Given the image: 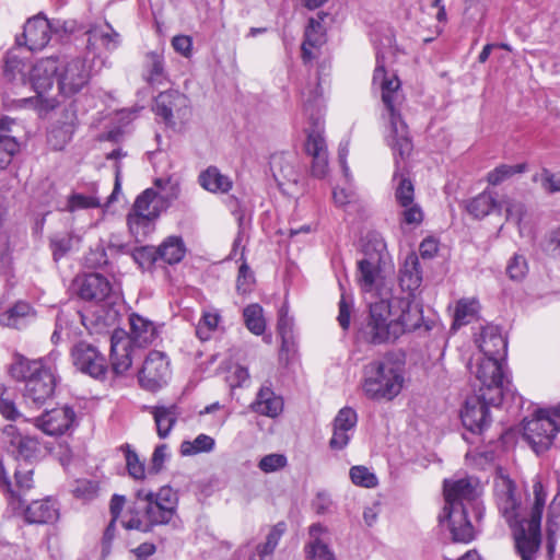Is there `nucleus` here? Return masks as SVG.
I'll use <instances>...</instances> for the list:
<instances>
[{
    "instance_id": "ea45409f",
    "label": "nucleus",
    "mask_w": 560,
    "mask_h": 560,
    "mask_svg": "<svg viewBox=\"0 0 560 560\" xmlns=\"http://www.w3.org/2000/svg\"><path fill=\"white\" fill-rule=\"evenodd\" d=\"M272 175L279 186L285 183L296 182L298 175L292 161L283 155H275L270 162Z\"/></svg>"
},
{
    "instance_id": "7ed1b4c3",
    "label": "nucleus",
    "mask_w": 560,
    "mask_h": 560,
    "mask_svg": "<svg viewBox=\"0 0 560 560\" xmlns=\"http://www.w3.org/2000/svg\"><path fill=\"white\" fill-rule=\"evenodd\" d=\"M419 320V313L410 311L394 317L388 298L380 299L370 305L369 315L361 324L359 332L366 342L382 345L394 341L406 331L418 328Z\"/></svg>"
},
{
    "instance_id": "3c124183",
    "label": "nucleus",
    "mask_w": 560,
    "mask_h": 560,
    "mask_svg": "<svg viewBox=\"0 0 560 560\" xmlns=\"http://www.w3.org/2000/svg\"><path fill=\"white\" fill-rule=\"evenodd\" d=\"M533 182L538 183L548 194L560 192V173H552L547 168H542L533 176Z\"/></svg>"
},
{
    "instance_id": "8fccbe9b",
    "label": "nucleus",
    "mask_w": 560,
    "mask_h": 560,
    "mask_svg": "<svg viewBox=\"0 0 560 560\" xmlns=\"http://www.w3.org/2000/svg\"><path fill=\"white\" fill-rule=\"evenodd\" d=\"M220 322V315L213 311H205L202 317L200 318L197 327L196 334L200 340H208L213 332Z\"/></svg>"
},
{
    "instance_id": "4c0bfd02",
    "label": "nucleus",
    "mask_w": 560,
    "mask_h": 560,
    "mask_svg": "<svg viewBox=\"0 0 560 560\" xmlns=\"http://www.w3.org/2000/svg\"><path fill=\"white\" fill-rule=\"evenodd\" d=\"M33 308L28 303L18 302L0 314V325L10 328H21L28 317H33Z\"/></svg>"
},
{
    "instance_id": "393cba45",
    "label": "nucleus",
    "mask_w": 560,
    "mask_h": 560,
    "mask_svg": "<svg viewBox=\"0 0 560 560\" xmlns=\"http://www.w3.org/2000/svg\"><path fill=\"white\" fill-rule=\"evenodd\" d=\"M481 357H497L503 359L506 353V340L498 326L487 325L482 327L476 338Z\"/></svg>"
},
{
    "instance_id": "bb28decb",
    "label": "nucleus",
    "mask_w": 560,
    "mask_h": 560,
    "mask_svg": "<svg viewBox=\"0 0 560 560\" xmlns=\"http://www.w3.org/2000/svg\"><path fill=\"white\" fill-rule=\"evenodd\" d=\"M26 63L19 56L16 49L7 51L3 59V78L11 89L26 86Z\"/></svg>"
},
{
    "instance_id": "c9c22d12",
    "label": "nucleus",
    "mask_w": 560,
    "mask_h": 560,
    "mask_svg": "<svg viewBox=\"0 0 560 560\" xmlns=\"http://www.w3.org/2000/svg\"><path fill=\"white\" fill-rule=\"evenodd\" d=\"M151 413L154 418L158 435L165 439L171 433L180 412L176 405H171L154 406Z\"/></svg>"
},
{
    "instance_id": "052dcab7",
    "label": "nucleus",
    "mask_w": 560,
    "mask_h": 560,
    "mask_svg": "<svg viewBox=\"0 0 560 560\" xmlns=\"http://www.w3.org/2000/svg\"><path fill=\"white\" fill-rule=\"evenodd\" d=\"M287 463V457L282 454H268L259 460L258 468L265 474H270L284 468Z\"/></svg>"
},
{
    "instance_id": "5701e85b",
    "label": "nucleus",
    "mask_w": 560,
    "mask_h": 560,
    "mask_svg": "<svg viewBox=\"0 0 560 560\" xmlns=\"http://www.w3.org/2000/svg\"><path fill=\"white\" fill-rule=\"evenodd\" d=\"M74 420V411L67 407H59L46 411L36 419V427L48 435L63 434Z\"/></svg>"
},
{
    "instance_id": "6ab92c4d",
    "label": "nucleus",
    "mask_w": 560,
    "mask_h": 560,
    "mask_svg": "<svg viewBox=\"0 0 560 560\" xmlns=\"http://www.w3.org/2000/svg\"><path fill=\"white\" fill-rule=\"evenodd\" d=\"M58 70L59 59L54 57L40 59L33 66L30 82L38 97H45L52 89L55 78H58Z\"/></svg>"
},
{
    "instance_id": "ddd939ff",
    "label": "nucleus",
    "mask_w": 560,
    "mask_h": 560,
    "mask_svg": "<svg viewBox=\"0 0 560 560\" xmlns=\"http://www.w3.org/2000/svg\"><path fill=\"white\" fill-rule=\"evenodd\" d=\"M72 362L75 368L96 380H104L109 369L106 358L93 345L80 341L71 350Z\"/></svg>"
},
{
    "instance_id": "de8ad7c7",
    "label": "nucleus",
    "mask_w": 560,
    "mask_h": 560,
    "mask_svg": "<svg viewBox=\"0 0 560 560\" xmlns=\"http://www.w3.org/2000/svg\"><path fill=\"white\" fill-rule=\"evenodd\" d=\"M526 171V164L506 165L501 164L487 174V182L492 186H498L511 178L515 174Z\"/></svg>"
},
{
    "instance_id": "72a5a7b5",
    "label": "nucleus",
    "mask_w": 560,
    "mask_h": 560,
    "mask_svg": "<svg viewBox=\"0 0 560 560\" xmlns=\"http://www.w3.org/2000/svg\"><path fill=\"white\" fill-rule=\"evenodd\" d=\"M324 43L325 33L320 22L315 19H310L302 44L303 60L305 62L311 61L315 57L313 50L319 48Z\"/></svg>"
},
{
    "instance_id": "a211bd4d",
    "label": "nucleus",
    "mask_w": 560,
    "mask_h": 560,
    "mask_svg": "<svg viewBox=\"0 0 560 560\" xmlns=\"http://www.w3.org/2000/svg\"><path fill=\"white\" fill-rule=\"evenodd\" d=\"M481 397V393L466 399L460 418L464 427L472 433H481L490 423L489 406H495Z\"/></svg>"
},
{
    "instance_id": "412c9836",
    "label": "nucleus",
    "mask_w": 560,
    "mask_h": 560,
    "mask_svg": "<svg viewBox=\"0 0 560 560\" xmlns=\"http://www.w3.org/2000/svg\"><path fill=\"white\" fill-rule=\"evenodd\" d=\"M78 295L85 301H104L112 291L109 281L100 273H89L78 277L74 281Z\"/></svg>"
},
{
    "instance_id": "f257e3e1",
    "label": "nucleus",
    "mask_w": 560,
    "mask_h": 560,
    "mask_svg": "<svg viewBox=\"0 0 560 560\" xmlns=\"http://www.w3.org/2000/svg\"><path fill=\"white\" fill-rule=\"evenodd\" d=\"M373 85L380 90L385 108L383 117L387 119L386 142L395 156L398 154L401 160H405L412 151L408 126L401 117L405 95L400 80L395 73L386 71L384 60L378 55L373 73Z\"/></svg>"
},
{
    "instance_id": "f8f14e48",
    "label": "nucleus",
    "mask_w": 560,
    "mask_h": 560,
    "mask_svg": "<svg viewBox=\"0 0 560 560\" xmlns=\"http://www.w3.org/2000/svg\"><path fill=\"white\" fill-rule=\"evenodd\" d=\"M171 377L170 361L161 351H150L138 374L140 386L149 392L163 387Z\"/></svg>"
},
{
    "instance_id": "0eeeda50",
    "label": "nucleus",
    "mask_w": 560,
    "mask_h": 560,
    "mask_svg": "<svg viewBox=\"0 0 560 560\" xmlns=\"http://www.w3.org/2000/svg\"><path fill=\"white\" fill-rule=\"evenodd\" d=\"M401 369L390 360L374 361L364 368L363 392L374 400H392L402 389Z\"/></svg>"
},
{
    "instance_id": "13d9d810",
    "label": "nucleus",
    "mask_w": 560,
    "mask_h": 560,
    "mask_svg": "<svg viewBox=\"0 0 560 560\" xmlns=\"http://www.w3.org/2000/svg\"><path fill=\"white\" fill-rule=\"evenodd\" d=\"M395 199L398 206H408L415 202V188L410 179L400 177L395 190Z\"/></svg>"
},
{
    "instance_id": "9d476101",
    "label": "nucleus",
    "mask_w": 560,
    "mask_h": 560,
    "mask_svg": "<svg viewBox=\"0 0 560 560\" xmlns=\"http://www.w3.org/2000/svg\"><path fill=\"white\" fill-rule=\"evenodd\" d=\"M560 431V405L548 410H538L523 423V438L536 454L549 448L556 433Z\"/></svg>"
},
{
    "instance_id": "c756f323",
    "label": "nucleus",
    "mask_w": 560,
    "mask_h": 560,
    "mask_svg": "<svg viewBox=\"0 0 560 560\" xmlns=\"http://www.w3.org/2000/svg\"><path fill=\"white\" fill-rule=\"evenodd\" d=\"M24 516L30 524H48L58 520L59 510L49 499L36 500L26 508Z\"/></svg>"
},
{
    "instance_id": "5fc2aeb1",
    "label": "nucleus",
    "mask_w": 560,
    "mask_h": 560,
    "mask_svg": "<svg viewBox=\"0 0 560 560\" xmlns=\"http://www.w3.org/2000/svg\"><path fill=\"white\" fill-rule=\"evenodd\" d=\"M350 478L360 487L374 488L377 485L376 476L364 466H353L350 469Z\"/></svg>"
},
{
    "instance_id": "39448f33",
    "label": "nucleus",
    "mask_w": 560,
    "mask_h": 560,
    "mask_svg": "<svg viewBox=\"0 0 560 560\" xmlns=\"http://www.w3.org/2000/svg\"><path fill=\"white\" fill-rule=\"evenodd\" d=\"M12 376L24 382V401L33 408L42 407L54 394V372L43 360L20 359L11 368Z\"/></svg>"
},
{
    "instance_id": "0e129e2a",
    "label": "nucleus",
    "mask_w": 560,
    "mask_h": 560,
    "mask_svg": "<svg viewBox=\"0 0 560 560\" xmlns=\"http://www.w3.org/2000/svg\"><path fill=\"white\" fill-rule=\"evenodd\" d=\"M19 151V142L5 140L0 141V170H4L12 161L13 155Z\"/></svg>"
},
{
    "instance_id": "4be33fe9",
    "label": "nucleus",
    "mask_w": 560,
    "mask_h": 560,
    "mask_svg": "<svg viewBox=\"0 0 560 560\" xmlns=\"http://www.w3.org/2000/svg\"><path fill=\"white\" fill-rule=\"evenodd\" d=\"M467 508L457 509L453 506L448 509L444 506L443 513L440 515L441 523L447 521L455 541L469 542L475 537V529L467 518Z\"/></svg>"
},
{
    "instance_id": "f03ea898",
    "label": "nucleus",
    "mask_w": 560,
    "mask_h": 560,
    "mask_svg": "<svg viewBox=\"0 0 560 560\" xmlns=\"http://www.w3.org/2000/svg\"><path fill=\"white\" fill-rule=\"evenodd\" d=\"M155 187L139 195L127 217L130 233L139 240L153 230V222L178 198L179 187L171 179L158 178Z\"/></svg>"
},
{
    "instance_id": "1a4fd4ad",
    "label": "nucleus",
    "mask_w": 560,
    "mask_h": 560,
    "mask_svg": "<svg viewBox=\"0 0 560 560\" xmlns=\"http://www.w3.org/2000/svg\"><path fill=\"white\" fill-rule=\"evenodd\" d=\"M470 373L480 383L481 397L489 402L500 404L508 390L509 380L504 371L503 359L479 357L468 365Z\"/></svg>"
},
{
    "instance_id": "69168bd1",
    "label": "nucleus",
    "mask_w": 560,
    "mask_h": 560,
    "mask_svg": "<svg viewBox=\"0 0 560 560\" xmlns=\"http://www.w3.org/2000/svg\"><path fill=\"white\" fill-rule=\"evenodd\" d=\"M253 284L254 276L248 266L246 264L241 265L236 283L237 291L245 294L252 290Z\"/></svg>"
},
{
    "instance_id": "37998d69",
    "label": "nucleus",
    "mask_w": 560,
    "mask_h": 560,
    "mask_svg": "<svg viewBox=\"0 0 560 560\" xmlns=\"http://www.w3.org/2000/svg\"><path fill=\"white\" fill-rule=\"evenodd\" d=\"M504 207L508 221H512L517 226H521L522 221L527 215V208L525 203L518 199L504 196L500 200V210Z\"/></svg>"
},
{
    "instance_id": "20e7f679",
    "label": "nucleus",
    "mask_w": 560,
    "mask_h": 560,
    "mask_svg": "<svg viewBox=\"0 0 560 560\" xmlns=\"http://www.w3.org/2000/svg\"><path fill=\"white\" fill-rule=\"evenodd\" d=\"M136 504L137 509L143 512L145 521L136 514L122 521V526L126 529L149 533L154 526L171 522L176 511L177 495L170 487H162L158 492L139 489L136 492Z\"/></svg>"
},
{
    "instance_id": "c03bdc74",
    "label": "nucleus",
    "mask_w": 560,
    "mask_h": 560,
    "mask_svg": "<svg viewBox=\"0 0 560 560\" xmlns=\"http://www.w3.org/2000/svg\"><path fill=\"white\" fill-rule=\"evenodd\" d=\"M214 440L207 434H199L194 441H184L180 444L183 456H194L199 453H209L214 448Z\"/></svg>"
},
{
    "instance_id": "a18cd8bd",
    "label": "nucleus",
    "mask_w": 560,
    "mask_h": 560,
    "mask_svg": "<svg viewBox=\"0 0 560 560\" xmlns=\"http://www.w3.org/2000/svg\"><path fill=\"white\" fill-rule=\"evenodd\" d=\"M284 532L285 524L282 522L270 528L266 537V541L256 546V553L259 556L260 560H264L265 557L273 553Z\"/></svg>"
},
{
    "instance_id": "774afa93",
    "label": "nucleus",
    "mask_w": 560,
    "mask_h": 560,
    "mask_svg": "<svg viewBox=\"0 0 560 560\" xmlns=\"http://www.w3.org/2000/svg\"><path fill=\"white\" fill-rule=\"evenodd\" d=\"M174 50L182 56L188 58L192 51V40L187 35H176L172 39Z\"/></svg>"
},
{
    "instance_id": "6e6d98bb",
    "label": "nucleus",
    "mask_w": 560,
    "mask_h": 560,
    "mask_svg": "<svg viewBox=\"0 0 560 560\" xmlns=\"http://www.w3.org/2000/svg\"><path fill=\"white\" fill-rule=\"evenodd\" d=\"M358 421L357 413L353 409L345 407L339 410L334 420V428L352 433Z\"/></svg>"
},
{
    "instance_id": "9b49d317",
    "label": "nucleus",
    "mask_w": 560,
    "mask_h": 560,
    "mask_svg": "<svg viewBox=\"0 0 560 560\" xmlns=\"http://www.w3.org/2000/svg\"><path fill=\"white\" fill-rule=\"evenodd\" d=\"M545 501L534 500L529 518H522L514 528V540L522 560H534L540 547V522Z\"/></svg>"
},
{
    "instance_id": "cd10ccee",
    "label": "nucleus",
    "mask_w": 560,
    "mask_h": 560,
    "mask_svg": "<svg viewBox=\"0 0 560 560\" xmlns=\"http://www.w3.org/2000/svg\"><path fill=\"white\" fill-rule=\"evenodd\" d=\"M4 435L9 439L20 458L30 460L36 458L39 453V443L35 438L22 435L16 427L9 424L3 429Z\"/></svg>"
},
{
    "instance_id": "bf43d9fd",
    "label": "nucleus",
    "mask_w": 560,
    "mask_h": 560,
    "mask_svg": "<svg viewBox=\"0 0 560 560\" xmlns=\"http://www.w3.org/2000/svg\"><path fill=\"white\" fill-rule=\"evenodd\" d=\"M72 492L75 498L90 501L97 495L98 486L95 481L81 479L75 481Z\"/></svg>"
},
{
    "instance_id": "2f4dec72",
    "label": "nucleus",
    "mask_w": 560,
    "mask_h": 560,
    "mask_svg": "<svg viewBox=\"0 0 560 560\" xmlns=\"http://www.w3.org/2000/svg\"><path fill=\"white\" fill-rule=\"evenodd\" d=\"M252 409L269 418L278 417L283 410L282 398L277 396L269 387H261L257 394Z\"/></svg>"
},
{
    "instance_id": "6e6552de",
    "label": "nucleus",
    "mask_w": 560,
    "mask_h": 560,
    "mask_svg": "<svg viewBox=\"0 0 560 560\" xmlns=\"http://www.w3.org/2000/svg\"><path fill=\"white\" fill-rule=\"evenodd\" d=\"M385 248L383 240H375L374 252L366 248L363 258L358 260L357 283L363 292L374 293L381 299L389 298L392 282L385 272Z\"/></svg>"
},
{
    "instance_id": "a19ab883",
    "label": "nucleus",
    "mask_w": 560,
    "mask_h": 560,
    "mask_svg": "<svg viewBox=\"0 0 560 560\" xmlns=\"http://www.w3.org/2000/svg\"><path fill=\"white\" fill-rule=\"evenodd\" d=\"M479 302L476 299H462L457 302L454 313L453 327H460L469 324L477 317Z\"/></svg>"
},
{
    "instance_id": "680f3d73",
    "label": "nucleus",
    "mask_w": 560,
    "mask_h": 560,
    "mask_svg": "<svg viewBox=\"0 0 560 560\" xmlns=\"http://www.w3.org/2000/svg\"><path fill=\"white\" fill-rule=\"evenodd\" d=\"M55 260L65 256L72 247V236L69 234L56 235L50 241Z\"/></svg>"
},
{
    "instance_id": "aec40b11",
    "label": "nucleus",
    "mask_w": 560,
    "mask_h": 560,
    "mask_svg": "<svg viewBox=\"0 0 560 560\" xmlns=\"http://www.w3.org/2000/svg\"><path fill=\"white\" fill-rule=\"evenodd\" d=\"M131 340L124 332H115L110 345V372L116 376L125 375L132 365Z\"/></svg>"
},
{
    "instance_id": "2eb2a0df",
    "label": "nucleus",
    "mask_w": 560,
    "mask_h": 560,
    "mask_svg": "<svg viewBox=\"0 0 560 560\" xmlns=\"http://www.w3.org/2000/svg\"><path fill=\"white\" fill-rule=\"evenodd\" d=\"M481 493V486L477 478L464 477L456 480L444 481L445 506L460 509L471 505Z\"/></svg>"
},
{
    "instance_id": "e2e57ef3",
    "label": "nucleus",
    "mask_w": 560,
    "mask_h": 560,
    "mask_svg": "<svg viewBox=\"0 0 560 560\" xmlns=\"http://www.w3.org/2000/svg\"><path fill=\"white\" fill-rule=\"evenodd\" d=\"M133 259L142 267L147 268L158 261L160 258L155 247H141L133 252Z\"/></svg>"
},
{
    "instance_id": "dca6fc26",
    "label": "nucleus",
    "mask_w": 560,
    "mask_h": 560,
    "mask_svg": "<svg viewBox=\"0 0 560 560\" xmlns=\"http://www.w3.org/2000/svg\"><path fill=\"white\" fill-rule=\"evenodd\" d=\"M55 30L54 24L39 13L25 22L22 35L16 37V45L25 46L31 51L42 50L50 42Z\"/></svg>"
},
{
    "instance_id": "09e8293b",
    "label": "nucleus",
    "mask_w": 560,
    "mask_h": 560,
    "mask_svg": "<svg viewBox=\"0 0 560 560\" xmlns=\"http://www.w3.org/2000/svg\"><path fill=\"white\" fill-rule=\"evenodd\" d=\"M101 198L96 195L86 196L83 194H72L68 197L65 210L74 212L82 209H92L101 207Z\"/></svg>"
},
{
    "instance_id": "864d4df0",
    "label": "nucleus",
    "mask_w": 560,
    "mask_h": 560,
    "mask_svg": "<svg viewBox=\"0 0 560 560\" xmlns=\"http://www.w3.org/2000/svg\"><path fill=\"white\" fill-rule=\"evenodd\" d=\"M72 130L70 126L54 127L48 132V143L54 150H62L70 141Z\"/></svg>"
},
{
    "instance_id": "f3484780",
    "label": "nucleus",
    "mask_w": 560,
    "mask_h": 560,
    "mask_svg": "<svg viewBox=\"0 0 560 560\" xmlns=\"http://www.w3.org/2000/svg\"><path fill=\"white\" fill-rule=\"evenodd\" d=\"M494 495L499 511L514 529L521 520H518L520 501L515 497L513 481L505 476L497 477L494 480Z\"/></svg>"
},
{
    "instance_id": "338daca9",
    "label": "nucleus",
    "mask_w": 560,
    "mask_h": 560,
    "mask_svg": "<svg viewBox=\"0 0 560 560\" xmlns=\"http://www.w3.org/2000/svg\"><path fill=\"white\" fill-rule=\"evenodd\" d=\"M127 468L131 477L135 479L144 478V466L140 463L135 452L128 451L126 454Z\"/></svg>"
},
{
    "instance_id": "473e14b6",
    "label": "nucleus",
    "mask_w": 560,
    "mask_h": 560,
    "mask_svg": "<svg viewBox=\"0 0 560 560\" xmlns=\"http://www.w3.org/2000/svg\"><path fill=\"white\" fill-rule=\"evenodd\" d=\"M466 210L475 219H483L492 212L500 213V200L493 192L485 190L467 202Z\"/></svg>"
},
{
    "instance_id": "58836bf2",
    "label": "nucleus",
    "mask_w": 560,
    "mask_h": 560,
    "mask_svg": "<svg viewBox=\"0 0 560 560\" xmlns=\"http://www.w3.org/2000/svg\"><path fill=\"white\" fill-rule=\"evenodd\" d=\"M159 258L168 264H178L185 256L186 247L179 236H168L158 248Z\"/></svg>"
},
{
    "instance_id": "79ce46f5",
    "label": "nucleus",
    "mask_w": 560,
    "mask_h": 560,
    "mask_svg": "<svg viewBox=\"0 0 560 560\" xmlns=\"http://www.w3.org/2000/svg\"><path fill=\"white\" fill-rule=\"evenodd\" d=\"M0 479L2 483L8 488V491L11 493V495L20 500L21 492L27 491L33 487V470L27 469L22 471L18 469L15 471V483L19 488V491H14L11 489V483L7 478L2 463L0 462Z\"/></svg>"
},
{
    "instance_id": "f704fd0d",
    "label": "nucleus",
    "mask_w": 560,
    "mask_h": 560,
    "mask_svg": "<svg viewBox=\"0 0 560 560\" xmlns=\"http://www.w3.org/2000/svg\"><path fill=\"white\" fill-rule=\"evenodd\" d=\"M200 186L213 194H226L232 188V180L222 174L218 167L209 166L198 177Z\"/></svg>"
},
{
    "instance_id": "b1692460",
    "label": "nucleus",
    "mask_w": 560,
    "mask_h": 560,
    "mask_svg": "<svg viewBox=\"0 0 560 560\" xmlns=\"http://www.w3.org/2000/svg\"><path fill=\"white\" fill-rule=\"evenodd\" d=\"M310 541L305 546L306 560H336L335 552L328 545V530L319 523L308 529Z\"/></svg>"
},
{
    "instance_id": "4468645a",
    "label": "nucleus",
    "mask_w": 560,
    "mask_h": 560,
    "mask_svg": "<svg viewBox=\"0 0 560 560\" xmlns=\"http://www.w3.org/2000/svg\"><path fill=\"white\" fill-rule=\"evenodd\" d=\"M90 80V68L85 59L74 57L59 60L58 88L69 96L78 93Z\"/></svg>"
},
{
    "instance_id": "e433bc0d",
    "label": "nucleus",
    "mask_w": 560,
    "mask_h": 560,
    "mask_svg": "<svg viewBox=\"0 0 560 560\" xmlns=\"http://www.w3.org/2000/svg\"><path fill=\"white\" fill-rule=\"evenodd\" d=\"M400 285L402 289L413 291L418 289L422 282V273L420 264L416 254H409L400 269L399 276Z\"/></svg>"
},
{
    "instance_id": "603ef678",
    "label": "nucleus",
    "mask_w": 560,
    "mask_h": 560,
    "mask_svg": "<svg viewBox=\"0 0 560 560\" xmlns=\"http://www.w3.org/2000/svg\"><path fill=\"white\" fill-rule=\"evenodd\" d=\"M401 208L400 223L409 226H418L423 221V211L417 202H412L408 206H399Z\"/></svg>"
},
{
    "instance_id": "49530a36",
    "label": "nucleus",
    "mask_w": 560,
    "mask_h": 560,
    "mask_svg": "<svg viewBox=\"0 0 560 560\" xmlns=\"http://www.w3.org/2000/svg\"><path fill=\"white\" fill-rule=\"evenodd\" d=\"M246 327L255 335H261L266 328L262 316V307L258 304H250L243 312Z\"/></svg>"
},
{
    "instance_id": "4d7b16f0",
    "label": "nucleus",
    "mask_w": 560,
    "mask_h": 560,
    "mask_svg": "<svg viewBox=\"0 0 560 560\" xmlns=\"http://www.w3.org/2000/svg\"><path fill=\"white\" fill-rule=\"evenodd\" d=\"M528 272L527 260L522 255H514L508 266L506 273L511 280L521 281L523 280Z\"/></svg>"
},
{
    "instance_id": "a878e982",
    "label": "nucleus",
    "mask_w": 560,
    "mask_h": 560,
    "mask_svg": "<svg viewBox=\"0 0 560 560\" xmlns=\"http://www.w3.org/2000/svg\"><path fill=\"white\" fill-rule=\"evenodd\" d=\"M131 346L147 347L158 338V330L153 322L136 313L129 316Z\"/></svg>"
},
{
    "instance_id": "c85d7f7f",
    "label": "nucleus",
    "mask_w": 560,
    "mask_h": 560,
    "mask_svg": "<svg viewBox=\"0 0 560 560\" xmlns=\"http://www.w3.org/2000/svg\"><path fill=\"white\" fill-rule=\"evenodd\" d=\"M88 48L96 51L103 48L107 51L115 50L120 44V35L108 23L102 26H93L88 32Z\"/></svg>"
},
{
    "instance_id": "7c9ffc66",
    "label": "nucleus",
    "mask_w": 560,
    "mask_h": 560,
    "mask_svg": "<svg viewBox=\"0 0 560 560\" xmlns=\"http://www.w3.org/2000/svg\"><path fill=\"white\" fill-rule=\"evenodd\" d=\"M142 68V78L147 83L151 85H162L166 82L167 75L162 52H147Z\"/></svg>"
},
{
    "instance_id": "423d86ee",
    "label": "nucleus",
    "mask_w": 560,
    "mask_h": 560,
    "mask_svg": "<svg viewBox=\"0 0 560 560\" xmlns=\"http://www.w3.org/2000/svg\"><path fill=\"white\" fill-rule=\"evenodd\" d=\"M303 110L311 122V127L307 130L305 150L313 159L312 174L322 178L328 172V154L326 141L323 136V102L318 91L304 100Z\"/></svg>"
}]
</instances>
